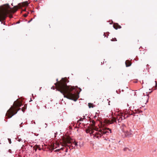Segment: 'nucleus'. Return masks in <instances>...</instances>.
<instances>
[{
  "instance_id": "16",
  "label": "nucleus",
  "mask_w": 157,
  "mask_h": 157,
  "mask_svg": "<svg viewBox=\"0 0 157 157\" xmlns=\"http://www.w3.org/2000/svg\"><path fill=\"white\" fill-rule=\"evenodd\" d=\"M8 141H9V143H10V144H11V139L8 138Z\"/></svg>"
},
{
  "instance_id": "4",
  "label": "nucleus",
  "mask_w": 157,
  "mask_h": 157,
  "mask_svg": "<svg viewBox=\"0 0 157 157\" xmlns=\"http://www.w3.org/2000/svg\"><path fill=\"white\" fill-rule=\"evenodd\" d=\"M111 133V130L109 128H107L105 130L99 131L98 132H96L94 134H93L94 138L99 139L102 136L105 135H108L109 133Z\"/></svg>"
},
{
  "instance_id": "11",
  "label": "nucleus",
  "mask_w": 157,
  "mask_h": 157,
  "mask_svg": "<svg viewBox=\"0 0 157 157\" xmlns=\"http://www.w3.org/2000/svg\"><path fill=\"white\" fill-rule=\"evenodd\" d=\"M128 117V116L127 115V114H125L124 116V118H122V119H121V121H122V120L123 119H125L127 118Z\"/></svg>"
},
{
  "instance_id": "31",
  "label": "nucleus",
  "mask_w": 157,
  "mask_h": 157,
  "mask_svg": "<svg viewBox=\"0 0 157 157\" xmlns=\"http://www.w3.org/2000/svg\"><path fill=\"white\" fill-rule=\"evenodd\" d=\"M20 23V21H18L16 23V24H19Z\"/></svg>"
},
{
  "instance_id": "34",
  "label": "nucleus",
  "mask_w": 157,
  "mask_h": 157,
  "mask_svg": "<svg viewBox=\"0 0 157 157\" xmlns=\"http://www.w3.org/2000/svg\"><path fill=\"white\" fill-rule=\"evenodd\" d=\"M28 3L27 2H26V6H28Z\"/></svg>"
},
{
  "instance_id": "29",
  "label": "nucleus",
  "mask_w": 157,
  "mask_h": 157,
  "mask_svg": "<svg viewBox=\"0 0 157 157\" xmlns=\"http://www.w3.org/2000/svg\"><path fill=\"white\" fill-rule=\"evenodd\" d=\"M27 16V14H24V16L25 17H26Z\"/></svg>"
},
{
  "instance_id": "21",
  "label": "nucleus",
  "mask_w": 157,
  "mask_h": 157,
  "mask_svg": "<svg viewBox=\"0 0 157 157\" xmlns=\"http://www.w3.org/2000/svg\"><path fill=\"white\" fill-rule=\"evenodd\" d=\"M122 127H123V128H124L126 127V126L125 124H123L122 125Z\"/></svg>"
},
{
  "instance_id": "35",
  "label": "nucleus",
  "mask_w": 157,
  "mask_h": 157,
  "mask_svg": "<svg viewBox=\"0 0 157 157\" xmlns=\"http://www.w3.org/2000/svg\"><path fill=\"white\" fill-rule=\"evenodd\" d=\"M56 81H57V82H58V78H57V79H56Z\"/></svg>"
},
{
  "instance_id": "19",
  "label": "nucleus",
  "mask_w": 157,
  "mask_h": 157,
  "mask_svg": "<svg viewBox=\"0 0 157 157\" xmlns=\"http://www.w3.org/2000/svg\"><path fill=\"white\" fill-rule=\"evenodd\" d=\"M23 124V122H21V124H20L19 126H20V128H21V127H22L23 126H22V124Z\"/></svg>"
},
{
  "instance_id": "18",
  "label": "nucleus",
  "mask_w": 157,
  "mask_h": 157,
  "mask_svg": "<svg viewBox=\"0 0 157 157\" xmlns=\"http://www.w3.org/2000/svg\"><path fill=\"white\" fill-rule=\"evenodd\" d=\"M17 139H18V140L17 139V140L19 142H20L21 141H22V140L21 138H18Z\"/></svg>"
},
{
  "instance_id": "17",
  "label": "nucleus",
  "mask_w": 157,
  "mask_h": 157,
  "mask_svg": "<svg viewBox=\"0 0 157 157\" xmlns=\"http://www.w3.org/2000/svg\"><path fill=\"white\" fill-rule=\"evenodd\" d=\"M86 133H88L90 132V131L86 129Z\"/></svg>"
},
{
  "instance_id": "7",
  "label": "nucleus",
  "mask_w": 157,
  "mask_h": 157,
  "mask_svg": "<svg viewBox=\"0 0 157 157\" xmlns=\"http://www.w3.org/2000/svg\"><path fill=\"white\" fill-rule=\"evenodd\" d=\"M113 27L115 29H120L121 28V26L118 23H114L113 25Z\"/></svg>"
},
{
  "instance_id": "12",
  "label": "nucleus",
  "mask_w": 157,
  "mask_h": 157,
  "mask_svg": "<svg viewBox=\"0 0 157 157\" xmlns=\"http://www.w3.org/2000/svg\"><path fill=\"white\" fill-rule=\"evenodd\" d=\"M123 151H129L130 150L129 148H128V147H125L124 148Z\"/></svg>"
},
{
  "instance_id": "28",
  "label": "nucleus",
  "mask_w": 157,
  "mask_h": 157,
  "mask_svg": "<svg viewBox=\"0 0 157 157\" xmlns=\"http://www.w3.org/2000/svg\"><path fill=\"white\" fill-rule=\"evenodd\" d=\"M133 115V116H135V113H132L131 114V115Z\"/></svg>"
},
{
  "instance_id": "8",
  "label": "nucleus",
  "mask_w": 157,
  "mask_h": 157,
  "mask_svg": "<svg viewBox=\"0 0 157 157\" xmlns=\"http://www.w3.org/2000/svg\"><path fill=\"white\" fill-rule=\"evenodd\" d=\"M49 150L53 151L56 148V147H55L54 144H51V146H49Z\"/></svg>"
},
{
  "instance_id": "20",
  "label": "nucleus",
  "mask_w": 157,
  "mask_h": 157,
  "mask_svg": "<svg viewBox=\"0 0 157 157\" xmlns=\"http://www.w3.org/2000/svg\"><path fill=\"white\" fill-rule=\"evenodd\" d=\"M71 144H72V145H73V146H74V143L73 141V140H71Z\"/></svg>"
},
{
  "instance_id": "24",
  "label": "nucleus",
  "mask_w": 157,
  "mask_h": 157,
  "mask_svg": "<svg viewBox=\"0 0 157 157\" xmlns=\"http://www.w3.org/2000/svg\"><path fill=\"white\" fill-rule=\"evenodd\" d=\"M79 90H79V92L78 93V94L79 93H80V92L81 91V90H81V89L80 88H79Z\"/></svg>"
},
{
  "instance_id": "5",
  "label": "nucleus",
  "mask_w": 157,
  "mask_h": 157,
  "mask_svg": "<svg viewBox=\"0 0 157 157\" xmlns=\"http://www.w3.org/2000/svg\"><path fill=\"white\" fill-rule=\"evenodd\" d=\"M7 11H2L0 12V22H1V24L3 23L2 20H5L7 16Z\"/></svg>"
},
{
  "instance_id": "33",
  "label": "nucleus",
  "mask_w": 157,
  "mask_h": 157,
  "mask_svg": "<svg viewBox=\"0 0 157 157\" xmlns=\"http://www.w3.org/2000/svg\"><path fill=\"white\" fill-rule=\"evenodd\" d=\"M93 124H94L95 123V121H93Z\"/></svg>"
},
{
  "instance_id": "32",
  "label": "nucleus",
  "mask_w": 157,
  "mask_h": 157,
  "mask_svg": "<svg viewBox=\"0 0 157 157\" xmlns=\"http://www.w3.org/2000/svg\"><path fill=\"white\" fill-rule=\"evenodd\" d=\"M32 101V99L31 98H30V100L29 101V102H30V101Z\"/></svg>"
},
{
  "instance_id": "6",
  "label": "nucleus",
  "mask_w": 157,
  "mask_h": 157,
  "mask_svg": "<svg viewBox=\"0 0 157 157\" xmlns=\"http://www.w3.org/2000/svg\"><path fill=\"white\" fill-rule=\"evenodd\" d=\"M121 129L124 133V137H131L132 136L133 132L131 129H130L129 131H124L123 128H121Z\"/></svg>"
},
{
  "instance_id": "13",
  "label": "nucleus",
  "mask_w": 157,
  "mask_h": 157,
  "mask_svg": "<svg viewBox=\"0 0 157 157\" xmlns=\"http://www.w3.org/2000/svg\"><path fill=\"white\" fill-rule=\"evenodd\" d=\"M26 109V107L25 106V105H24V106L23 107V108H22L21 109V110L23 112H24L25 111V109Z\"/></svg>"
},
{
  "instance_id": "9",
  "label": "nucleus",
  "mask_w": 157,
  "mask_h": 157,
  "mask_svg": "<svg viewBox=\"0 0 157 157\" xmlns=\"http://www.w3.org/2000/svg\"><path fill=\"white\" fill-rule=\"evenodd\" d=\"M125 63L126 66L127 67L130 66L131 65V63L129 60H126Z\"/></svg>"
},
{
  "instance_id": "10",
  "label": "nucleus",
  "mask_w": 157,
  "mask_h": 157,
  "mask_svg": "<svg viewBox=\"0 0 157 157\" xmlns=\"http://www.w3.org/2000/svg\"><path fill=\"white\" fill-rule=\"evenodd\" d=\"M124 116H123L122 115L121 117V116H120L119 117V118H118V117H117V118L116 119V122L117 121V120L118 121V122H121V119H122V118H124Z\"/></svg>"
},
{
  "instance_id": "25",
  "label": "nucleus",
  "mask_w": 157,
  "mask_h": 157,
  "mask_svg": "<svg viewBox=\"0 0 157 157\" xmlns=\"http://www.w3.org/2000/svg\"><path fill=\"white\" fill-rule=\"evenodd\" d=\"M32 20H33V18H31L30 20H29L28 21V23L30 22Z\"/></svg>"
},
{
  "instance_id": "38",
  "label": "nucleus",
  "mask_w": 157,
  "mask_h": 157,
  "mask_svg": "<svg viewBox=\"0 0 157 157\" xmlns=\"http://www.w3.org/2000/svg\"><path fill=\"white\" fill-rule=\"evenodd\" d=\"M53 87H54V86H53L52 87L51 89H52L53 88Z\"/></svg>"
},
{
  "instance_id": "23",
  "label": "nucleus",
  "mask_w": 157,
  "mask_h": 157,
  "mask_svg": "<svg viewBox=\"0 0 157 157\" xmlns=\"http://www.w3.org/2000/svg\"><path fill=\"white\" fill-rule=\"evenodd\" d=\"M4 20H2V24H3L4 25H6V23L5 22H3V21H4Z\"/></svg>"
},
{
  "instance_id": "22",
  "label": "nucleus",
  "mask_w": 157,
  "mask_h": 157,
  "mask_svg": "<svg viewBox=\"0 0 157 157\" xmlns=\"http://www.w3.org/2000/svg\"><path fill=\"white\" fill-rule=\"evenodd\" d=\"M8 152H9L10 153H12V151L11 149H9V150H8Z\"/></svg>"
},
{
  "instance_id": "36",
  "label": "nucleus",
  "mask_w": 157,
  "mask_h": 157,
  "mask_svg": "<svg viewBox=\"0 0 157 157\" xmlns=\"http://www.w3.org/2000/svg\"><path fill=\"white\" fill-rule=\"evenodd\" d=\"M103 35L105 36V33H104Z\"/></svg>"
},
{
  "instance_id": "27",
  "label": "nucleus",
  "mask_w": 157,
  "mask_h": 157,
  "mask_svg": "<svg viewBox=\"0 0 157 157\" xmlns=\"http://www.w3.org/2000/svg\"><path fill=\"white\" fill-rule=\"evenodd\" d=\"M90 103H89V108H90L91 107H93L92 106V107H91V106L90 105Z\"/></svg>"
},
{
  "instance_id": "15",
  "label": "nucleus",
  "mask_w": 157,
  "mask_h": 157,
  "mask_svg": "<svg viewBox=\"0 0 157 157\" xmlns=\"http://www.w3.org/2000/svg\"><path fill=\"white\" fill-rule=\"evenodd\" d=\"M111 40L112 41H117V40L116 38H113Z\"/></svg>"
},
{
  "instance_id": "3",
  "label": "nucleus",
  "mask_w": 157,
  "mask_h": 157,
  "mask_svg": "<svg viewBox=\"0 0 157 157\" xmlns=\"http://www.w3.org/2000/svg\"><path fill=\"white\" fill-rule=\"evenodd\" d=\"M21 105L20 103L15 105L14 106L11 107L7 111L6 114V118H10L14 115L16 114L18 111L21 109L19 107Z\"/></svg>"
},
{
  "instance_id": "2",
  "label": "nucleus",
  "mask_w": 157,
  "mask_h": 157,
  "mask_svg": "<svg viewBox=\"0 0 157 157\" xmlns=\"http://www.w3.org/2000/svg\"><path fill=\"white\" fill-rule=\"evenodd\" d=\"M71 140H72V139L70 138H67L63 140V144L62 146H64L65 147H61L60 149H57L55 150L54 151L55 152L59 151L60 150L64 151L65 152H67L68 149H69L71 150L73 148L75 149V147L78 148V143L75 140L73 141L74 143V146L72 145L71 144Z\"/></svg>"
},
{
  "instance_id": "30",
  "label": "nucleus",
  "mask_w": 157,
  "mask_h": 157,
  "mask_svg": "<svg viewBox=\"0 0 157 157\" xmlns=\"http://www.w3.org/2000/svg\"><path fill=\"white\" fill-rule=\"evenodd\" d=\"M148 95H147V100H148Z\"/></svg>"
},
{
  "instance_id": "14",
  "label": "nucleus",
  "mask_w": 157,
  "mask_h": 157,
  "mask_svg": "<svg viewBox=\"0 0 157 157\" xmlns=\"http://www.w3.org/2000/svg\"><path fill=\"white\" fill-rule=\"evenodd\" d=\"M85 116H84V118H81L78 121H83V120L84 119H85Z\"/></svg>"
},
{
  "instance_id": "26",
  "label": "nucleus",
  "mask_w": 157,
  "mask_h": 157,
  "mask_svg": "<svg viewBox=\"0 0 157 157\" xmlns=\"http://www.w3.org/2000/svg\"><path fill=\"white\" fill-rule=\"evenodd\" d=\"M155 87H157V83H156V81H155Z\"/></svg>"
},
{
  "instance_id": "1",
  "label": "nucleus",
  "mask_w": 157,
  "mask_h": 157,
  "mask_svg": "<svg viewBox=\"0 0 157 157\" xmlns=\"http://www.w3.org/2000/svg\"><path fill=\"white\" fill-rule=\"evenodd\" d=\"M69 81L67 78H62L58 83H55L57 86L56 90L62 94L64 98L76 101L79 97L77 89L76 87L67 86V83Z\"/></svg>"
},
{
  "instance_id": "37",
  "label": "nucleus",
  "mask_w": 157,
  "mask_h": 157,
  "mask_svg": "<svg viewBox=\"0 0 157 157\" xmlns=\"http://www.w3.org/2000/svg\"><path fill=\"white\" fill-rule=\"evenodd\" d=\"M101 63L102 64H104V61L103 62V63L102 62H101Z\"/></svg>"
}]
</instances>
